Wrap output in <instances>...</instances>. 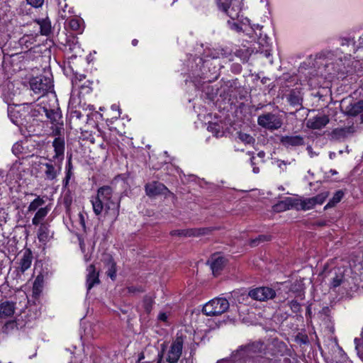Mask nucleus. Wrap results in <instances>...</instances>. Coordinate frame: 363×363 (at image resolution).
Masks as SVG:
<instances>
[{"instance_id": "obj_1", "label": "nucleus", "mask_w": 363, "mask_h": 363, "mask_svg": "<svg viewBox=\"0 0 363 363\" xmlns=\"http://www.w3.org/2000/svg\"><path fill=\"white\" fill-rule=\"evenodd\" d=\"M91 203L94 213L101 214L104 210L116 220L119 215L120 202L114 196L113 191L109 186H103L97 190L95 196L91 198Z\"/></svg>"}, {"instance_id": "obj_2", "label": "nucleus", "mask_w": 363, "mask_h": 363, "mask_svg": "<svg viewBox=\"0 0 363 363\" xmlns=\"http://www.w3.org/2000/svg\"><path fill=\"white\" fill-rule=\"evenodd\" d=\"M8 116L17 126L27 128L38 114L36 108L32 104H23L9 105Z\"/></svg>"}, {"instance_id": "obj_3", "label": "nucleus", "mask_w": 363, "mask_h": 363, "mask_svg": "<svg viewBox=\"0 0 363 363\" xmlns=\"http://www.w3.org/2000/svg\"><path fill=\"white\" fill-rule=\"evenodd\" d=\"M185 338L182 333H177L167 351L165 344H162L161 351L157 354V363H162L164 357L168 363H177L182 354Z\"/></svg>"}, {"instance_id": "obj_4", "label": "nucleus", "mask_w": 363, "mask_h": 363, "mask_svg": "<svg viewBox=\"0 0 363 363\" xmlns=\"http://www.w3.org/2000/svg\"><path fill=\"white\" fill-rule=\"evenodd\" d=\"M336 56H338V57L335 62L325 64V70L328 75L339 74L344 75L345 74L353 72V67H356V65H354V64H357V62L351 58L350 53L346 54L342 58L337 50Z\"/></svg>"}, {"instance_id": "obj_5", "label": "nucleus", "mask_w": 363, "mask_h": 363, "mask_svg": "<svg viewBox=\"0 0 363 363\" xmlns=\"http://www.w3.org/2000/svg\"><path fill=\"white\" fill-rule=\"evenodd\" d=\"M347 272L348 269L345 267H337L331 269L328 274L330 287L335 289L341 286L345 289H352L347 278Z\"/></svg>"}, {"instance_id": "obj_6", "label": "nucleus", "mask_w": 363, "mask_h": 363, "mask_svg": "<svg viewBox=\"0 0 363 363\" xmlns=\"http://www.w3.org/2000/svg\"><path fill=\"white\" fill-rule=\"evenodd\" d=\"M30 86L35 94L44 97L45 94L52 91L53 84L50 77L40 75L30 79Z\"/></svg>"}, {"instance_id": "obj_7", "label": "nucleus", "mask_w": 363, "mask_h": 363, "mask_svg": "<svg viewBox=\"0 0 363 363\" xmlns=\"http://www.w3.org/2000/svg\"><path fill=\"white\" fill-rule=\"evenodd\" d=\"M229 302L223 298H216L208 303L203 307V313L209 316L219 315L227 311L229 308Z\"/></svg>"}, {"instance_id": "obj_8", "label": "nucleus", "mask_w": 363, "mask_h": 363, "mask_svg": "<svg viewBox=\"0 0 363 363\" xmlns=\"http://www.w3.org/2000/svg\"><path fill=\"white\" fill-rule=\"evenodd\" d=\"M257 123L259 126L272 131L279 129L283 122L279 115L268 112L258 116Z\"/></svg>"}, {"instance_id": "obj_9", "label": "nucleus", "mask_w": 363, "mask_h": 363, "mask_svg": "<svg viewBox=\"0 0 363 363\" xmlns=\"http://www.w3.org/2000/svg\"><path fill=\"white\" fill-rule=\"evenodd\" d=\"M219 10L226 13L230 18L239 17L241 11L240 0H216Z\"/></svg>"}, {"instance_id": "obj_10", "label": "nucleus", "mask_w": 363, "mask_h": 363, "mask_svg": "<svg viewBox=\"0 0 363 363\" xmlns=\"http://www.w3.org/2000/svg\"><path fill=\"white\" fill-rule=\"evenodd\" d=\"M62 163L48 159L47 162L40 163V169L43 172L45 180L54 181L60 175Z\"/></svg>"}, {"instance_id": "obj_11", "label": "nucleus", "mask_w": 363, "mask_h": 363, "mask_svg": "<svg viewBox=\"0 0 363 363\" xmlns=\"http://www.w3.org/2000/svg\"><path fill=\"white\" fill-rule=\"evenodd\" d=\"M341 109L346 115L356 116L363 113V100L353 101L351 99H343Z\"/></svg>"}, {"instance_id": "obj_12", "label": "nucleus", "mask_w": 363, "mask_h": 363, "mask_svg": "<svg viewBox=\"0 0 363 363\" xmlns=\"http://www.w3.org/2000/svg\"><path fill=\"white\" fill-rule=\"evenodd\" d=\"M275 296V291L269 287H258L250 290L248 293V296L259 301H265L273 298Z\"/></svg>"}, {"instance_id": "obj_13", "label": "nucleus", "mask_w": 363, "mask_h": 363, "mask_svg": "<svg viewBox=\"0 0 363 363\" xmlns=\"http://www.w3.org/2000/svg\"><path fill=\"white\" fill-rule=\"evenodd\" d=\"M36 110L38 116L45 113L52 124L57 125L60 123L62 116L58 108H48L45 106H37Z\"/></svg>"}, {"instance_id": "obj_14", "label": "nucleus", "mask_w": 363, "mask_h": 363, "mask_svg": "<svg viewBox=\"0 0 363 363\" xmlns=\"http://www.w3.org/2000/svg\"><path fill=\"white\" fill-rule=\"evenodd\" d=\"M55 155L50 159L52 161H57L62 163L65 153V140L63 138H57L52 143Z\"/></svg>"}, {"instance_id": "obj_15", "label": "nucleus", "mask_w": 363, "mask_h": 363, "mask_svg": "<svg viewBox=\"0 0 363 363\" xmlns=\"http://www.w3.org/2000/svg\"><path fill=\"white\" fill-rule=\"evenodd\" d=\"M281 144L286 148L301 146L304 144V139L301 135H284L280 138Z\"/></svg>"}, {"instance_id": "obj_16", "label": "nucleus", "mask_w": 363, "mask_h": 363, "mask_svg": "<svg viewBox=\"0 0 363 363\" xmlns=\"http://www.w3.org/2000/svg\"><path fill=\"white\" fill-rule=\"evenodd\" d=\"M167 190V187L163 184L157 182H153L145 185V191L149 196L163 194Z\"/></svg>"}, {"instance_id": "obj_17", "label": "nucleus", "mask_w": 363, "mask_h": 363, "mask_svg": "<svg viewBox=\"0 0 363 363\" xmlns=\"http://www.w3.org/2000/svg\"><path fill=\"white\" fill-rule=\"evenodd\" d=\"M329 122L328 117L325 115H320L308 120L307 126L313 129H320L325 127Z\"/></svg>"}, {"instance_id": "obj_18", "label": "nucleus", "mask_w": 363, "mask_h": 363, "mask_svg": "<svg viewBox=\"0 0 363 363\" xmlns=\"http://www.w3.org/2000/svg\"><path fill=\"white\" fill-rule=\"evenodd\" d=\"M39 228L37 231V237L39 242L43 243L48 242L52 237V233L50 230V225L46 223H42L38 225Z\"/></svg>"}, {"instance_id": "obj_19", "label": "nucleus", "mask_w": 363, "mask_h": 363, "mask_svg": "<svg viewBox=\"0 0 363 363\" xmlns=\"http://www.w3.org/2000/svg\"><path fill=\"white\" fill-rule=\"evenodd\" d=\"M354 132V128L352 126L335 128L331 132V138L336 140H340L348 137Z\"/></svg>"}, {"instance_id": "obj_20", "label": "nucleus", "mask_w": 363, "mask_h": 363, "mask_svg": "<svg viewBox=\"0 0 363 363\" xmlns=\"http://www.w3.org/2000/svg\"><path fill=\"white\" fill-rule=\"evenodd\" d=\"M86 286L89 291L95 284L99 283V274L96 272L94 265L90 264L87 267Z\"/></svg>"}, {"instance_id": "obj_21", "label": "nucleus", "mask_w": 363, "mask_h": 363, "mask_svg": "<svg viewBox=\"0 0 363 363\" xmlns=\"http://www.w3.org/2000/svg\"><path fill=\"white\" fill-rule=\"evenodd\" d=\"M15 303L13 301H4L0 304V318L11 317L15 312Z\"/></svg>"}, {"instance_id": "obj_22", "label": "nucleus", "mask_w": 363, "mask_h": 363, "mask_svg": "<svg viewBox=\"0 0 363 363\" xmlns=\"http://www.w3.org/2000/svg\"><path fill=\"white\" fill-rule=\"evenodd\" d=\"M50 209L51 208L48 205L40 208L35 212L33 218H32V224L33 225L38 226V225H41L42 223H46L45 222H43V220L48 216Z\"/></svg>"}, {"instance_id": "obj_23", "label": "nucleus", "mask_w": 363, "mask_h": 363, "mask_svg": "<svg viewBox=\"0 0 363 363\" xmlns=\"http://www.w3.org/2000/svg\"><path fill=\"white\" fill-rule=\"evenodd\" d=\"M209 262L211 263V268L214 274L218 273L225 265V259L219 255H213Z\"/></svg>"}, {"instance_id": "obj_24", "label": "nucleus", "mask_w": 363, "mask_h": 363, "mask_svg": "<svg viewBox=\"0 0 363 363\" xmlns=\"http://www.w3.org/2000/svg\"><path fill=\"white\" fill-rule=\"evenodd\" d=\"M32 259L33 256L31 251L30 250H26L23 252L19 262V269L22 273L26 272L30 267Z\"/></svg>"}, {"instance_id": "obj_25", "label": "nucleus", "mask_w": 363, "mask_h": 363, "mask_svg": "<svg viewBox=\"0 0 363 363\" xmlns=\"http://www.w3.org/2000/svg\"><path fill=\"white\" fill-rule=\"evenodd\" d=\"M28 142H17L12 147L13 153L18 157H28Z\"/></svg>"}, {"instance_id": "obj_26", "label": "nucleus", "mask_w": 363, "mask_h": 363, "mask_svg": "<svg viewBox=\"0 0 363 363\" xmlns=\"http://www.w3.org/2000/svg\"><path fill=\"white\" fill-rule=\"evenodd\" d=\"M287 100L293 106H302L303 97L301 92L298 90L294 89L291 91L287 96Z\"/></svg>"}, {"instance_id": "obj_27", "label": "nucleus", "mask_w": 363, "mask_h": 363, "mask_svg": "<svg viewBox=\"0 0 363 363\" xmlns=\"http://www.w3.org/2000/svg\"><path fill=\"white\" fill-rule=\"evenodd\" d=\"M65 27L72 30L82 33L83 30L82 20L79 18H71L66 19Z\"/></svg>"}, {"instance_id": "obj_28", "label": "nucleus", "mask_w": 363, "mask_h": 363, "mask_svg": "<svg viewBox=\"0 0 363 363\" xmlns=\"http://www.w3.org/2000/svg\"><path fill=\"white\" fill-rule=\"evenodd\" d=\"M200 234H201V229L174 230L171 232L172 235H177L181 237L197 236Z\"/></svg>"}, {"instance_id": "obj_29", "label": "nucleus", "mask_w": 363, "mask_h": 363, "mask_svg": "<svg viewBox=\"0 0 363 363\" xmlns=\"http://www.w3.org/2000/svg\"><path fill=\"white\" fill-rule=\"evenodd\" d=\"M340 45L343 48V51L354 53L357 50V47L355 45V43L353 38H341Z\"/></svg>"}, {"instance_id": "obj_30", "label": "nucleus", "mask_w": 363, "mask_h": 363, "mask_svg": "<svg viewBox=\"0 0 363 363\" xmlns=\"http://www.w3.org/2000/svg\"><path fill=\"white\" fill-rule=\"evenodd\" d=\"M45 203V201L43 197L40 196H36L35 198L30 203L28 206V212H35L37 211L40 208L44 207V204Z\"/></svg>"}, {"instance_id": "obj_31", "label": "nucleus", "mask_w": 363, "mask_h": 363, "mask_svg": "<svg viewBox=\"0 0 363 363\" xmlns=\"http://www.w3.org/2000/svg\"><path fill=\"white\" fill-rule=\"evenodd\" d=\"M294 206V201L293 199L288 197L284 200L280 201L274 206V209L277 211H284L292 208Z\"/></svg>"}, {"instance_id": "obj_32", "label": "nucleus", "mask_w": 363, "mask_h": 363, "mask_svg": "<svg viewBox=\"0 0 363 363\" xmlns=\"http://www.w3.org/2000/svg\"><path fill=\"white\" fill-rule=\"evenodd\" d=\"M40 28V33L48 35L51 32V23L48 18L39 19L38 21Z\"/></svg>"}, {"instance_id": "obj_33", "label": "nucleus", "mask_w": 363, "mask_h": 363, "mask_svg": "<svg viewBox=\"0 0 363 363\" xmlns=\"http://www.w3.org/2000/svg\"><path fill=\"white\" fill-rule=\"evenodd\" d=\"M73 166L72 163V157L70 156L68 159L67 164L66 165L65 177L63 180V186H67L69 182V180L73 175Z\"/></svg>"}, {"instance_id": "obj_34", "label": "nucleus", "mask_w": 363, "mask_h": 363, "mask_svg": "<svg viewBox=\"0 0 363 363\" xmlns=\"http://www.w3.org/2000/svg\"><path fill=\"white\" fill-rule=\"evenodd\" d=\"M344 196V193L342 190L337 191L333 195V198L329 201L325 208H330L334 206L335 204L339 203Z\"/></svg>"}, {"instance_id": "obj_35", "label": "nucleus", "mask_w": 363, "mask_h": 363, "mask_svg": "<svg viewBox=\"0 0 363 363\" xmlns=\"http://www.w3.org/2000/svg\"><path fill=\"white\" fill-rule=\"evenodd\" d=\"M35 42L34 38L32 35H24L18 40L19 45L22 48L28 49Z\"/></svg>"}, {"instance_id": "obj_36", "label": "nucleus", "mask_w": 363, "mask_h": 363, "mask_svg": "<svg viewBox=\"0 0 363 363\" xmlns=\"http://www.w3.org/2000/svg\"><path fill=\"white\" fill-rule=\"evenodd\" d=\"M329 193L328 191H323L315 196L312 197L315 205H321L324 203L325 199L328 198Z\"/></svg>"}, {"instance_id": "obj_37", "label": "nucleus", "mask_w": 363, "mask_h": 363, "mask_svg": "<svg viewBox=\"0 0 363 363\" xmlns=\"http://www.w3.org/2000/svg\"><path fill=\"white\" fill-rule=\"evenodd\" d=\"M108 266L107 274L112 280H114L116 277V263L110 259Z\"/></svg>"}, {"instance_id": "obj_38", "label": "nucleus", "mask_w": 363, "mask_h": 363, "mask_svg": "<svg viewBox=\"0 0 363 363\" xmlns=\"http://www.w3.org/2000/svg\"><path fill=\"white\" fill-rule=\"evenodd\" d=\"M59 6H60V9H59V16H60V17L62 19H68L69 16H68L67 13L66 11V8H67V4L65 2V0H64L63 1H60L59 2Z\"/></svg>"}, {"instance_id": "obj_39", "label": "nucleus", "mask_w": 363, "mask_h": 363, "mask_svg": "<svg viewBox=\"0 0 363 363\" xmlns=\"http://www.w3.org/2000/svg\"><path fill=\"white\" fill-rule=\"evenodd\" d=\"M239 139L245 144H252L255 143V138L249 134L245 133H238Z\"/></svg>"}, {"instance_id": "obj_40", "label": "nucleus", "mask_w": 363, "mask_h": 363, "mask_svg": "<svg viewBox=\"0 0 363 363\" xmlns=\"http://www.w3.org/2000/svg\"><path fill=\"white\" fill-rule=\"evenodd\" d=\"M245 348L247 352H258L262 350L263 344L262 342H256L252 345H249Z\"/></svg>"}, {"instance_id": "obj_41", "label": "nucleus", "mask_w": 363, "mask_h": 363, "mask_svg": "<svg viewBox=\"0 0 363 363\" xmlns=\"http://www.w3.org/2000/svg\"><path fill=\"white\" fill-rule=\"evenodd\" d=\"M301 208L303 210H309L313 208L315 205L314 203L313 198H308L304 199L301 203Z\"/></svg>"}, {"instance_id": "obj_42", "label": "nucleus", "mask_w": 363, "mask_h": 363, "mask_svg": "<svg viewBox=\"0 0 363 363\" xmlns=\"http://www.w3.org/2000/svg\"><path fill=\"white\" fill-rule=\"evenodd\" d=\"M270 240V236L261 235H259L257 238L251 240L250 245L252 247H255L258 245L261 242L267 241Z\"/></svg>"}, {"instance_id": "obj_43", "label": "nucleus", "mask_w": 363, "mask_h": 363, "mask_svg": "<svg viewBox=\"0 0 363 363\" xmlns=\"http://www.w3.org/2000/svg\"><path fill=\"white\" fill-rule=\"evenodd\" d=\"M208 130L212 132L214 134V135L217 138L222 135L220 131V125L216 123L209 124L208 126Z\"/></svg>"}, {"instance_id": "obj_44", "label": "nucleus", "mask_w": 363, "mask_h": 363, "mask_svg": "<svg viewBox=\"0 0 363 363\" xmlns=\"http://www.w3.org/2000/svg\"><path fill=\"white\" fill-rule=\"evenodd\" d=\"M289 306L294 313H296L301 311V306L300 303L296 301L293 300V301H290L289 303Z\"/></svg>"}, {"instance_id": "obj_45", "label": "nucleus", "mask_w": 363, "mask_h": 363, "mask_svg": "<svg viewBox=\"0 0 363 363\" xmlns=\"http://www.w3.org/2000/svg\"><path fill=\"white\" fill-rule=\"evenodd\" d=\"M27 55H28V53L26 52L13 54L11 55L12 62H14L15 61H17V60L21 62V60H24Z\"/></svg>"}, {"instance_id": "obj_46", "label": "nucleus", "mask_w": 363, "mask_h": 363, "mask_svg": "<svg viewBox=\"0 0 363 363\" xmlns=\"http://www.w3.org/2000/svg\"><path fill=\"white\" fill-rule=\"evenodd\" d=\"M27 4L34 8H40L43 6L45 0H26Z\"/></svg>"}, {"instance_id": "obj_47", "label": "nucleus", "mask_w": 363, "mask_h": 363, "mask_svg": "<svg viewBox=\"0 0 363 363\" xmlns=\"http://www.w3.org/2000/svg\"><path fill=\"white\" fill-rule=\"evenodd\" d=\"M158 319L160 321L167 322L168 319V315L166 313H160L158 315Z\"/></svg>"}, {"instance_id": "obj_48", "label": "nucleus", "mask_w": 363, "mask_h": 363, "mask_svg": "<svg viewBox=\"0 0 363 363\" xmlns=\"http://www.w3.org/2000/svg\"><path fill=\"white\" fill-rule=\"evenodd\" d=\"M254 159H255V157H252L250 158L251 165L253 167V169H252L253 172L255 174H257L259 172V169L258 167L254 166V164H255Z\"/></svg>"}, {"instance_id": "obj_49", "label": "nucleus", "mask_w": 363, "mask_h": 363, "mask_svg": "<svg viewBox=\"0 0 363 363\" xmlns=\"http://www.w3.org/2000/svg\"><path fill=\"white\" fill-rule=\"evenodd\" d=\"M73 113L78 118H80L81 116H82V114H81V113L79 111H75Z\"/></svg>"}, {"instance_id": "obj_50", "label": "nucleus", "mask_w": 363, "mask_h": 363, "mask_svg": "<svg viewBox=\"0 0 363 363\" xmlns=\"http://www.w3.org/2000/svg\"><path fill=\"white\" fill-rule=\"evenodd\" d=\"M229 361L227 359H222L218 360L216 363H228Z\"/></svg>"}, {"instance_id": "obj_51", "label": "nucleus", "mask_w": 363, "mask_h": 363, "mask_svg": "<svg viewBox=\"0 0 363 363\" xmlns=\"http://www.w3.org/2000/svg\"><path fill=\"white\" fill-rule=\"evenodd\" d=\"M79 216L80 217V220H81V223H82V225H84V216L81 213Z\"/></svg>"}, {"instance_id": "obj_52", "label": "nucleus", "mask_w": 363, "mask_h": 363, "mask_svg": "<svg viewBox=\"0 0 363 363\" xmlns=\"http://www.w3.org/2000/svg\"><path fill=\"white\" fill-rule=\"evenodd\" d=\"M138 40H136V39H134V40H132V45L133 46H136L138 45Z\"/></svg>"}, {"instance_id": "obj_53", "label": "nucleus", "mask_w": 363, "mask_h": 363, "mask_svg": "<svg viewBox=\"0 0 363 363\" xmlns=\"http://www.w3.org/2000/svg\"><path fill=\"white\" fill-rule=\"evenodd\" d=\"M307 150L308 151L309 154L312 156V147L311 146H308Z\"/></svg>"}, {"instance_id": "obj_54", "label": "nucleus", "mask_w": 363, "mask_h": 363, "mask_svg": "<svg viewBox=\"0 0 363 363\" xmlns=\"http://www.w3.org/2000/svg\"><path fill=\"white\" fill-rule=\"evenodd\" d=\"M38 280H39V277H37V279H35V281L34 282V289L37 288V284H38Z\"/></svg>"}, {"instance_id": "obj_55", "label": "nucleus", "mask_w": 363, "mask_h": 363, "mask_svg": "<svg viewBox=\"0 0 363 363\" xmlns=\"http://www.w3.org/2000/svg\"><path fill=\"white\" fill-rule=\"evenodd\" d=\"M258 156H259V157H263L264 156V152H259L258 153Z\"/></svg>"}, {"instance_id": "obj_56", "label": "nucleus", "mask_w": 363, "mask_h": 363, "mask_svg": "<svg viewBox=\"0 0 363 363\" xmlns=\"http://www.w3.org/2000/svg\"><path fill=\"white\" fill-rule=\"evenodd\" d=\"M144 359V354L143 353H141L139 356V361H141L142 359Z\"/></svg>"}, {"instance_id": "obj_57", "label": "nucleus", "mask_w": 363, "mask_h": 363, "mask_svg": "<svg viewBox=\"0 0 363 363\" xmlns=\"http://www.w3.org/2000/svg\"><path fill=\"white\" fill-rule=\"evenodd\" d=\"M128 291L130 292H135V289L133 288V287H129L128 288Z\"/></svg>"}, {"instance_id": "obj_58", "label": "nucleus", "mask_w": 363, "mask_h": 363, "mask_svg": "<svg viewBox=\"0 0 363 363\" xmlns=\"http://www.w3.org/2000/svg\"><path fill=\"white\" fill-rule=\"evenodd\" d=\"M281 164L286 165V163L284 161H281L280 164H279L280 167H281Z\"/></svg>"}, {"instance_id": "obj_59", "label": "nucleus", "mask_w": 363, "mask_h": 363, "mask_svg": "<svg viewBox=\"0 0 363 363\" xmlns=\"http://www.w3.org/2000/svg\"><path fill=\"white\" fill-rule=\"evenodd\" d=\"M331 172L333 174H337V172L335 170H331Z\"/></svg>"}, {"instance_id": "obj_60", "label": "nucleus", "mask_w": 363, "mask_h": 363, "mask_svg": "<svg viewBox=\"0 0 363 363\" xmlns=\"http://www.w3.org/2000/svg\"><path fill=\"white\" fill-rule=\"evenodd\" d=\"M331 55H333V53H330L329 56L328 57H330Z\"/></svg>"}, {"instance_id": "obj_61", "label": "nucleus", "mask_w": 363, "mask_h": 363, "mask_svg": "<svg viewBox=\"0 0 363 363\" xmlns=\"http://www.w3.org/2000/svg\"><path fill=\"white\" fill-rule=\"evenodd\" d=\"M266 57H268L269 55V53H266Z\"/></svg>"}, {"instance_id": "obj_62", "label": "nucleus", "mask_w": 363, "mask_h": 363, "mask_svg": "<svg viewBox=\"0 0 363 363\" xmlns=\"http://www.w3.org/2000/svg\"><path fill=\"white\" fill-rule=\"evenodd\" d=\"M332 157H333V155L330 154V157L332 158Z\"/></svg>"}, {"instance_id": "obj_63", "label": "nucleus", "mask_w": 363, "mask_h": 363, "mask_svg": "<svg viewBox=\"0 0 363 363\" xmlns=\"http://www.w3.org/2000/svg\"><path fill=\"white\" fill-rule=\"evenodd\" d=\"M332 157H333V155L330 154V157L332 158Z\"/></svg>"}, {"instance_id": "obj_64", "label": "nucleus", "mask_w": 363, "mask_h": 363, "mask_svg": "<svg viewBox=\"0 0 363 363\" xmlns=\"http://www.w3.org/2000/svg\"><path fill=\"white\" fill-rule=\"evenodd\" d=\"M336 363H338V362H336Z\"/></svg>"}]
</instances>
